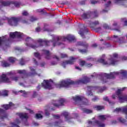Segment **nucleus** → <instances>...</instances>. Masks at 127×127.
Wrapping results in <instances>:
<instances>
[{
    "mask_svg": "<svg viewBox=\"0 0 127 127\" xmlns=\"http://www.w3.org/2000/svg\"><path fill=\"white\" fill-rule=\"evenodd\" d=\"M0 120L2 121L4 119L7 118V114L4 112V111L1 109H0Z\"/></svg>",
    "mask_w": 127,
    "mask_h": 127,
    "instance_id": "6ab92c4d",
    "label": "nucleus"
},
{
    "mask_svg": "<svg viewBox=\"0 0 127 127\" xmlns=\"http://www.w3.org/2000/svg\"><path fill=\"white\" fill-rule=\"evenodd\" d=\"M114 112L116 113H121V112L125 113V115H126V118L127 119V106L122 108H116Z\"/></svg>",
    "mask_w": 127,
    "mask_h": 127,
    "instance_id": "ddd939ff",
    "label": "nucleus"
},
{
    "mask_svg": "<svg viewBox=\"0 0 127 127\" xmlns=\"http://www.w3.org/2000/svg\"><path fill=\"white\" fill-rule=\"evenodd\" d=\"M87 60L88 61H95V59L93 58H88Z\"/></svg>",
    "mask_w": 127,
    "mask_h": 127,
    "instance_id": "bf43d9fd",
    "label": "nucleus"
},
{
    "mask_svg": "<svg viewBox=\"0 0 127 127\" xmlns=\"http://www.w3.org/2000/svg\"><path fill=\"white\" fill-rule=\"evenodd\" d=\"M14 73L12 71H11L10 72H8L6 74H2L1 75V79L2 81H4V82H6V83H9L10 81L9 80V79L7 78L9 76V75H13Z\"/></svg>",
    "mask_w": 127,
    "mask_h": 127,
    "instance_id": "f8f14e48",
    "label": "nucleus"
},
{
    "mask_svg": "<svg viewBox=\"0 0 127 127\" xmlns=\"http://www.w3.org/2000/svg\"><path fill=\"white\" fill-rule=\"evenodd\" d=\"M61 123H62L61 122H56L54 124L55 127H57V126H59L60 124H61Z\"/></svg>",
    "mask_w": 127,
    "mask_h": 127,
    "instance_id": "3c124183",
    "label": "nucleus"
},
{
    "mask_svg": "<svg viewBox=\"0 0 127 127\" xmlns=\"http://www.w3.org/2000/svg\"><path fill=\"white\" fill-rule=\"evenodd\" d=\"M119 121L121 123H126V120L123 119L122 118H119Z\"/></svg>",
    "mask_w": 127,
    "mask_h": 127,
    "instance_id": "a18cd8bd",
    "label": "nucleus"
},
{
    "mask_svg": "<svg viewBox=\"0 0 127 127\" xmlns=\"http://www.w3.org/2000/svg\"><path fill=\"white\" fill-rule=\"evenodd\" d=\"M19 92L20 93H22L23 94V96H24V97H26V96L28 95V92H26L24 90H20Z\"/></svg>",
    "mask_w": 127,
    "mask_h": 127,
    "instance_id": "f704fd0d",
    "label": "nucleus"
},
{
    "mask_svg": "<svg viewBox=\"0 0 127 127\" xmlns=\"http://www.w3.org/2000/svg\"><path fill=\"white\" fill-rule=\"evenodd\" d=\"M43 51L46 56V58L47 59H50V55H51V54H50V52H49V51L44 50H43Z\"/></svg>",
    "mask_w": 127,
    "mask_h": 127,
    "instance_id": "5701e85b",
    "label": "nucleus"
},
{
    "mask_svg": "<svg viewBox=\"0 0 127 127\" xmlns=\"http://www.w3.org/2000/svg\"><path fill=\"white\" fill-rule=\"evenodd\" d=\"M75 37L71 35H68L66 37L63 38L59 36H55L53 38L52 42L54 47L60 45L64 46L62 43H59V41H67V40H68V41H73Z\"/></svg>",
    "mask_w": 127,
    "mask_h": 127,
    "instance_id": "f03ea898",
    "label": "nucleus"
},
{
    "mask_svg": "<svg viewBox=\"0 0 127 127\" xmlns=\"http://www.w3.org/2000/svg\"><path fill=\"white\" fill-rule=\"evenodd\" d=\"M96 16H98V13L97 10H95L93 13L91 12L84 13L82 15L81 17L83 18V19L85 20L89 19V18H93V17H96Z\"/></svg>",
    "mask_w": 127,
    "mask_h": 127,
    "instance_id": "0eeeda50",
    "label": "nucleus"
},
{
    "mask_svg": "<svg viewBox=\"0 0 127 127\" xmlns=\"http://www.w3.org/2000/svg\"><path fill=\"white\" fill-rule=\"evenodd\" d=\"M34 56L38 58V59H40V55L38 53H34Z\"/></svg>",
    "mask_w": 127,
    "mask_h": 127,
    "instance_id": "e433bc0d",
    "label": "nucleus"
},
{
    "mask_svg": "<svg viewBox=\"0 0 127 127\" xmlns=\"http://www.w3.org/2000/svg\"><path fill=\"white\" fill-rule=\"evenodd\" d=\"M0 3L1 4V5H0V9L1 6H8V5H9L10 4H11V3H13L15 6H16V7H18V6L20 5V3L18 2H13V1H3L2 0H0Z\"/></svg>",
    "mask_w": 127,
    "mask_h": 127,
    "instance_id": "1a4fd4ad",
    "label": "nucleus"
},
{
    "mask_svg": "<svg viewBox=\"0 0 127 127\" xmlns=\"http://www.w3.org/2000/svg\"><path fill=\"white\" fill-rule=\"evenodd\" d=\"M86 67H91L92 66V64H85Z\"/></svg>",
    "mask_w": 127,
    "mask_h": 127,
    "instance_id": "680f3d73",
    "label": "nucleus"
},
{
    "mask_svg": "<svg viewBox=\"0 0 127 127\" xmlns=\"http://www.w3.org/2000/svg\"><path fill=\"white\" fill-rule=\"evenodd\" d=\"M51 41H46V40H43L40 39L38 40V43L39 44L40 46H43V44H45V45H48L49 43H50Z\"/></svg>",
    "mask_w": 127,
    "mask_h": 127,
    "instance_id": "f3484780",
    "label": "nucleus"
},
{
    "mask_svg": "<svg viewBox=\"0 0 127 127\" xmlns=\"http://www.w3.org/2000/svg\"><path fill=\"white\" fill-rule=\"evenodd\" d=\"M107 119V116L106 115H100L98 116V120L100 121H105Z\"/></svg>",
    "mask_w": 127,
    "mask_h": 127,
    "instance_id": "c85d7f7f",
    "label": "nucleus"
},
{
    "mask_svg": "<svg viewBox=\"0 0 127 127\" xmlns=\"http://www.w3.org/2000/svg\"><path fill=\"white\" fill-rule=\"evenodd\" d=\"M45 114L46 116H47V117H48V116H49V115H50V113H49V111L48 110H45Z\"/></svg>",
    "mask_w": 127,
    "mask_h": 127,
    "instance_id": "de8ad7c7",
    "label": "nucleus"
},
{
    "mask_svg": "<svg viewBox=\"0 0 127 127\" xmlns=\"http://www.w3.org/2000/svg\"><path fill=\"white\" fill-rule=\"evenodd\" d=\"M88 82H90V78L87 76H85L82 79L76 81V82H74L73 80H71V79H66L65 80H63L61 82L60 88H61V87L68 88L70 85H74V84H87Z\"/></svg>",
    "mask_w": 127,
    "mask_h": 127,
    "instance_id": "f257e3e1",
    "label": "nucleus"
},
{
    "mask_svg": "<svg viewBox=\"0 0 127 127\" xmlns=\"http://www.w3.org/2000/svg\"><path fill=\"white\" fill-rule=\"evenodd\" d=\"M53 81L51 80H44L42 83V86L44 89H48V90H51L53 89Z\"/></svg>",
    "mask_w": 127,
    "mask_h": 127,
    "instance_id": "6e6552de",
    "label": "nucleus"
},
{
    "mask_svg": "<svg viewBox=\"0 0 127 127\" xmlns=\"http://www.w3.org/2000/svg\"><path fill=\"white\" fill-rule=\"evenodd\" d=\"M107 2L108 3L105 4V9L102 11V13H106V12H108V11L109 10L108 7L111 5V1L110 0H108Z\"/></svg>",
    "mask_w": 127,
    "mask_h": 127,
    "instance_id": "aec40b11",
    "label": "nucleus"
},
{
    "mask_svg": "<svg viewBox=\"0 0 127 127\" xmlns=\"http://www.w3.org/2000/svg\"><path fill=\"white\" fill-rule=\"evenodd\" d=\"M57 63L55 62H53L51 63V65H56Z\"/></svg>",
    "mask_w": 127,
    "mask_h": 127,
    "instance_id": "774afa93",
    "label": "nucleus"
},
{
    "mask_svg": "<svg viewBox=\"0 0 127 127\" xmlns=\"http://www.w3.org/2000/svg\"><path fill=\"white\" fill-rule=\"evenodd\" d=\"M94 108L96 111H101V110L104 109V107L101 106L95 105L94 106Z\"/></svg>",
    "mask_w": 127,
    "mask_h": 127,
    "instance_id": "bb28decb",
    "label": "nucleus"
},
{
    "mask_svg": "<svg viewBox=\"0 0 127 127\" xmlns=\"http://www.w3.org/2000/svg\"><path fill=\"white\" fill-rule=\"evenodd\" d=\"M11 79L12 80H13V81H17V80H18V77H12Z\"/></svg>",
    "mask_w": 127,
    "mask_h": 127,
    "instance_id": "4d7b16f0",
    "label": "nucleus"
},
{
    "mask_svg": "<svg viewBox=\"0 0 127 127\" xmlns=\"http://www.w3.org/2000/svg\"><path fill=\"white\" fill-rule=\"evenodd\" d=\"M86 23L88 24L87 26L91 27V28H94L95 26H97V25H99V21H95L94 22H91L88 21Z\"/></svg>",
    "mask_w": 127,
    "mask_h": 127,
    "instance_id": "2eb2a0df",
    "label": "nucleus"
},
{
    "mask_svg": "<svg viewBox=\"0 0 127 127\" xmlns=\"http://www.w3.org/2000/svg\"><path fill=\"white\" fill-rule=\"evenodd\" d=\"M97 2H98V1L94 0H92L91 1V3H92V4H96V3H97Z\"/></svg>",
    "mask_w": 127,
    "mask_h": 127,
    "instance_id": "5fc2aeb1",
    "label": "nucleus"
},
{
    "mask_svg": "<svg viewBox=\"0 0 127 127\" xmlns=\"http://www.w3.org/2000/svg\"><path fill=\"white\" fill-rule=\"evenodd\" d=\"M114 41H116V42H119V41H121V38L120 37L116 36V35H114Z\"/></svg>",
    "mask_w": 127,
    "mask_h": 127,
    "instance_id": "7c9ffc66",
    "label": "nucleus"
},
{
    "mask_svg": "<svg viewBox=\"0 0 127 127\" xmlns=\"http://www.w3.org/2000/svg\"><path fill=\"white\" fill-rule=\"evenodd\" d=\"M37 97H38V94L36 92L34 91L32 97L37 98Z\"/></svg>",
    "mask_w": 127,
    "mask_h": 127,
    "instance_id": "4c0bfd02",
    "label": "nucleus"
},
{
    "mask_svg": "<svg viewBox=\"0 0 127 127\" xmlns=\"http://www.w3.org/2000/svg\"><path fill=\"white\" fill-rule=\"evenodd\" d=\"M37 19L36 18L31 16L30 21H31L32 22H33V21H35V20H37Z\"/></svg>",
    "mask_w": 127,
    "mask_h": 127,
    "instance_id": "37998d69",
    "label": "nucleus"
},
{
    "mask_svg": "<svg viewBox=\"0 0 127 127\" xmlns=\"http://www.w3.org/2000/svg\"><path fill=\"white\" fill-rule=\"evenodd\" d=\"M20 65H23L24 64V62H23V59H22L20 61Z\"/></svg>",
    "mask_w": 127,
    "mask_h": 127,
    "instance_id": "052dcab7",
    "label": "nucleus"
},
{
    "mask_svg": "<svg viewBox=\"0 0 127 127\" xmlns=\"http://www.w3.org/2000/svg\"><path fill=\"white\" fill-rule=\"evenodd\" d=\"M92 101L93 102H96V101H99V98L97 96H95L93 98H92Z\"/></svg>",
    "mask_w": 127,
    "mask_h": 127,
    "instance_id": "79ce46f5",
    "label": "nucleus"
},
{
    "mask_svg": "<svg viewBox=\"0 0 127 127\" xmlns=\"http://www.w3.org/2000/svg\"><path fill=\"white\" fill-rule=\"evenodd\" d=\"M105 56H106L105 55H103L102 58L98 60L99 62H100V63H102V64H104V65H115L116 64L117 60H115V58H118V54H113V57H111V58L108 60L107 62H105V60H104V58Z\"/></svg>",
    "mask_w": 127,
    "mask_h": 127,
    "instance_id": "7ed1b4c3",
    "label": "nucleus"
},
{
    "mask_svg": "<svg viewBox=\"0 0 127 127\" xmlns=\"http://www.w3.org/2000/svg\"><path fill=\"white\" fill-rule=\"evenodd\" d=\"M11 107H14V104H13L12 102H10L8 105H3V108L5 109V110H8V109H10Z\"/></svg>",
    "mask_w": 127,
    "mask_h": 127,
    "instance_id": "4be33fe9",
    "label": "nucleus"
},
{
    "mask_svg": "<svg viewBox=\"0 0 127 127\" xmlns=\"http://www.w3.org/2000/svg\"><path fill=\"white\" fill-rule=\"evenodd\" d=\"M126 89H127V87H123L118 89L116 92V94L112 95V98L116 99V98L118 97L120 103H124V102L127 101V96L123 95V93H122V92L126 90Z\"/></svg>",
    "mask_w": 127,
    "mask_h": 127,
    "instance_id": "39448f33",
    "label": "nucleus"
},
{
    "mask_svg": "<svg viewBox=\"0 0 127 127\" xmlns=\"http://www.w3.org/2000/svg\"><path fill=\"white\" fill-rule=\"evenodd\" d=\"M94 90V87L92 86H88V92H87V95L88 96H92L93 93L91 92V91H93Z\"/></svg>",
    "mask_w": 127,
    "mask_h": 127,
    "instance_id": "b1692460",
    "label": "nucleus"
},
{
    "mask_svg": "<svg viewBox=\"0 0 127 127\" xmlns=\"http://www.w3.org/2000/svg\"><path fill=\"white\" fill-rule=\"evenodd\" d=\"M6 40V36L3 37H0V46Z\"/></svg>",
    "mask_w": 127,
    "mask_h": 127,
    "instance_id": "cd10ccee",
    "label": "nucleus"
},
{
    "mask_svg": "<svg viewBox=\"0 0 127 127\" xmlns=\"http://www.w3.org/2000/svg\"><path fill=\"white\" fill-rule=\"evenodd\" d=\"M19 20H20V18L19 17H11L8 20V23L9 25L16 26L18 24Z\"/></svg>",
    "mask_w": 127,
    "mask_h": 127,
    "instance_id": "9d476101",
    "label": "nucleus"
},
{
    "mask_svg": "<svg viewBox=\"0 0 127 127\" xmlns=\"http://www.w3.org/2000/svg\"><path fill=\"white\" fill-rule=\"evenodd\" d=\"M77 45H78L80 46H84V47H88V44L86 43H83L82 42H77Z\"/></svg>",
    "mask_w": 127,
    "mask_h": 127,
    "instance_id": "a878e982",
    "label": "nucleus"
},
{
    "mask_svg": "<svg viewBox=\"0 0 127 127\" xmlns=\"http://www.w3.org/2000/svg\"><path fill=\"white\" fill-rule=\"evenodd\" d=\"M9 62H11V63H13V62H14V61H15L16 59L15 58H12V57H10L8 59Z\"/></svg>",
    "mask_w": 127,
    "mask_h": 127,
    "instance_id": "c9c22d12",
    "label": "nucleus"
},
{
    "mask_svg": "<svg viewBox=\"0 0 127 127\" xmlns=\"http://www.w3.org/2000/svg\"><path fill=\"white\" fill-rule=\"evenodd\" d=\"M30 69L31 70V72H32V73L30 74V76H32V75H35V74H36L35 69L34 68H33L32 67H30Z\"/></svg>",
    "mask_w": 127,
    "mask_h": 127,
    "instance_id": "473e14b6",
    "label": "nucleus"
},
{
    "mask_svg": "<svg viewBox=\"0 0 127 127\" xmlns=\"http://www.w3.org/2000/svg\"><path fill=\"white\" fill-rule=\"evenodd\" d=\"M72 99L75 103H79L80 106L88 105V100L82 96H75V97H73Z\"/></svg>",
    "mask_w": 127,
    "mask_h": 127,
    "instance_id": "423d86ee",
    "label": "nucleus"
},
{
    "mask_svg": "<svg viewBox=\"0 0 127 127\" xmlns=\"http://www.w3.org/2000/svg\"><path fill=\"white\" fill-rule=\"evenodd\" d=\"M22 36V33L18 32H11L10 33V37L11 38H14V37H21Z\"/></svg>",
    "mask_w": 127,
    "mask_h": 127,
    "instance_id": "a211bd4d",
    "label": "nucleus"
},
{
    "mask_svg": "<svg viewBox=\"0 0 127 127\" xmlns=\"http://www.w3.org/2000/svg\"><path fill=\"white\" fill-rule=\"evenodd\" d=\"M92 47H93V48H96V47H97L98 46V45H97V44H93L92 45Z\"/></svg>",
    "mask_w": 127,
    "mask_h": 127,
    "instance_id": "e2e57ef3",
    "label": "nucleus"
},
{
    "mask_svg": "<svg viewBox=\"0 0 127 127\" xmlns=\"http://www.w3.org/2000/svg\"><path fill=\"white\" fill-rule=\"evenodd\" d=\"M121 21L124 22L125 25H127V19L126 18H122Z\"/></svg>",
    "mask_w": 127,
    "mask_h": 127,
    "instance_id": "ea45409f",
    "label": "nucleus"
},
{
    "mask_svg": "<svg viewBox=\"0 0 127 127\" xmlns=\"http://www.w3.org/2000/svg\"><path fill=\"white\" fill-rule=\"evenodd\" d=\"M22 23H28V22L26 21L25 20H23L22 21Z\"/></svg>",
    "mask_w": 127,
    "mask_h": 127,
    "instance_id": "338daca9",
    "label": "nucleus"
},
{
    "mask_svg": "<svg viewBox=\"0 0 127 127\" xmlns=\"http://www.w3.org/2000/svg\"><path fill=\"white\" fill-rule=\"evenodd\" d=\"M85 61H81L79 63L80 66H84L85 65Z\"/></svg>",
    "mask_w": 127,
    "mask_h": 127,
    "instance_id": "864d4df0",
    "label": "nucleus"
},
{
    "mask_svg": "<svg viewBox=\"0 0 127 127\" xmlns=\"http://www.w3.org/2000/svg\"><path fill=\"white\" fill-rule=\"evenodd\" d=\"M82 111L84 113H85L86 114H92V113H93V111L92 110L86 108L82 109Z\"/></svg>",
    "mask_w": 127,
    "mask_h": 127,
    "instance_id": "393cba45",
    "label": "nucleus"
},
{
    "mask_svg": "<svg viewBox=\"0 0 127 127\" xmlns=\"http://www.w3.org/2000/svg\"><path fill=\"white\" fill-rule=\"evenodd\" d=\"M43 116L41 114H36V119H42Z\"/></svg>",
    "mask_w": 127,
    "mask_h": 127,
    "instance_id": "a19ab883",
    "label": "nucleus"
},
{
    "mask_svg": "<svg viewBox=\"0 0 127 127\" xmlns=\"http://www.w3.org/2000/svg\"><path fill=\"white\" fill-rule=\"evenodd\" d=\"M17 115H18L20 119H25L26 120H27V118H28V115L27 113H17Z\"/></svg>",
    "mask_w": 127,
    "mask_h": 127,
    "instance_id": "412c9836",
    "label": "nucleus"
},
{
    "mask_svg": "<svg viewBox=\"0 0 127 127\" xmlns=\"http://www.w3.org/2000/svg\"><path fill=\"white\" fill-rule=\"evenodd\" d=\"M61 56L62 58H65L67 57V55L65 54H61Z\"/></svg>",
    "mask_w": 127,
    "mask_h": 127,
    "instance_id": "603ef678",
    "label": "nucleus"
},
{
    "mask_svg": "<svg viewBox=\"0 0 127 127\" xmlns=\"http://www.w3.org/2000/svg\"><path fill=\"white\" fill-rule=\"evenodd\" d=\"M17 73H18L19 74H22V75H25L26 71H25V70H18Z\"/></svg>",
    "mask_w": 127,
    "mask_h": 127,
    "instance_id": "2f4dec72",
    "label": "nucleus"
},
{
    "mask_svg": "<svg viewBox=\"0 0 127 127\" xmlns=\"http://www.w3.org/2000/svg\"><path fill=\"white\" fill-rule=\"evenodd\" d=\"M122 74L123 76L122 79H125V78H127V71L126 70H120V72H113L110 73V74L107 73H104V76L107 79H114L116 77V76L118 75Z\"/></svg>",
    "mask_w": 127,
    "mask_h": 127,
    "instance_id": "20e7f679",
    "label": "nucleus"
},
{
    "mask_svg": "<svg viewBox=\"0 0 127 127\" xmlns=\"http://www.w3.org/2000/svg\"><path fill=\"white\" fill-rule=\"evenodd\" d=\"M74 62H75V58H73V57H71L70 60L69 61H67L63 63L62 66H63V67L65 68L66 65H68V64L71 65L73 64Z\"/></svg>",
    "mask_w": 127,
    "mask_h": 127,
    "instance_id": "4468645a",
    "label": "nucleus"
},
{
    "mask_svg": "<svg viewBox=\"0 0 127 127\" xmlns=\"http://www.w3.org/2000/svg\"><path fill=\"white\" fill-rule=\"evenodd\" d=\"M103 27H104V28H105L106 29L109 28V26H108V25L107 24H104L103 25Z\"/></svg>",
    "mask_w": 127,
    "mask_h": 127,
    "instance_id": "13d9d810",
    "label": "nucleus"
},
{
    "mask_svg": "<svg viewBox=\"0 0 127 127\" xmlns=\"http://www.w3.org/2000/svg\"><path fill=\"white\" fill-rule=\"evenodd\" d=\"M63 116H64V117L66 120H67L68 119V116H69V113H68V112H64L63 113Z\"/></svg>",
    "mask_w": 127,
    "mask_h": 127,
    "instance_id": "72a5a7b5",
    "label": "nucleus"
},
{
    "mask_svg": "<svg viewBox=\"0 0 127 127\" xmlns=\"http://www.w3.org/2000/svg\"><path fill=\"white\" fill-rule=\"evenodd\" d=\"M79 52L80 53H86L87 52V50H81L79 49L78 50Z\"/></svg>",
    "mask_w": 127,
    "mask_h": 127,
    "instance_id": "c03bdc74",
    "label": "nucleus"
},
{
    "mask_svg": "<svg viewBox=\"0 0 127 127\" xmlns=\"http://www.w3.org/2000/svg\"><path fill=\"white\" fill-rule=\"evenodd\" d=\"M102 30V28L98 27L95 28V31L96 32H99V31H101Z\"/></svg>",
    "mask_w": 127,
    "mask_h": 127,
    "instance_id": "49530a36",
    "label": "nucleus"
},
{
    "mask_svg": "<svg viewBox=\"0 0 127 127\" xmlns=\"http://www.w3.org/2000/svg\"><path fill=\"white\" fill-rule=\"evenodd\" d=\"M54 118L55 119H59V118H60V117L58 115H54Z\"/></svg>",
    "mask_w": 127,
    "mask_h": 127,
    "instance_id": "0e129e2a",
    "label": "nucleus"
},
{
    "mask_svg": "<svg viewBox=\"0 0 127 127\" xmlns=\"http://www.w3.org/2000/svg\"><path fill=\"white\" fill-rule=\"evenodd\" d=\"M33 41V40L32 38L30 37H27L26 39V45L27 46H28L29 47H31V48H33V49H36V48H37L38 46H35L34 45H31L30 43H31Z\"/></svg>",
    "mask_w": 127,
    "mask_h": 127,
    "instance_id": "9b49d317",
    "label": "nucleus"
},
{
    "mask_svg": "<svg viewBox=\"0 0 127 127\" xmlns=\"http://www.w3.org/2000/svg\"><path fill=\"white\" fill-rule=\"evenodd\" d=\"M103 100L104 101H106L107 102H109L110 103V101L109 100V98H108V97H104Z\"/></svg>",
    "mask_w": 127,
    "mask_h": 127,
    "instance_id": "6e6d98bb",
    "label": "nucleus"
},
{
    "mask_svg": "<svg viewBox=\"0 0 127 127\" xmlns=\"http://www.w3.org/2000/svg\"><path fill=\"white\" fill-rule=\"evenodd\" d=\"M36 31H37V32H39V31H40V27H38L36 29Z\"/></svg>",
    "mask_w": 127,
    "mask_h": 127,
    "instance_id": "69168bd1",
    "label": "nucleus"
},
{
    "mask_svg": "<svg viewBox=\"0 0 127 127\" xmlns=\"http://www.w3.org/2000/svg\"><path fill=\"white\" fill-rule=\"evenodd\" d=\"M9 64H8L7 62H4L3 63V66L4 67H8V66H9Z\"/></svg>",
    "mask_w": 127,
    "mask_h": 127,
    "instance_id": "09e8293b",
    "label": "nucleus"
},
{
    "mask_svg": "<svg viewBox=\"0 0 127 127\" xmlns=\"http://www.w3.org/2000/svg\"><path fill=\"white\" fill-rule=\"evenodd\" d=\"M8 91L7 90H3L1 92V93L0 92V95H2V96H3L4 97H6V96L8 95Z\"/></svg>",
    "mask_w": 127,
    "mask_h": 127,
    "instance_id": "c756f323",
    "label": "nucleus"
},
{
    "mask_svg": "<svg viewBox=\"0 0 127 127\" xmlns=\"http://www.w3.org/2000/svg\"><path fill=\"white\" fill-rule=\"evenodd\" d=\"M78 33L81 36H84V30H83V29H80Z\"/></svg>",
    "mask_w": 127,
    "mask_h": 127,
    "instance_id": "58836bf2",
    "label": "nucleus"
},
{
    "mask_svg": "<svg viewBox=\"0 0 127 127\" xmlns=\"http://www.w3.org/2000/svg\"><path fill=\"white\" fill-rule=\"evenodd\" d=\"M22 15H28V12L26 11H23V12L22 13Z\"/></svg>",
    "mask_w": 127,
    "mask_h": 127,
    "instance_id": "8fccbe9b",
    "label": "nucleus"
},
{
    "mask_svg": "<svg viewBox=\"0 0 127 127\" xmlns=\"http://www.w3.org/2000/svg\"><path fill=\"white\" fill-rule=\"evenodd\" d=\"M65 103L64 99H60L59 101H56V103H54L55 107H59V106H63Z\"/></svg>",
    "mask_w": 127,
    "mask_h": 127,
    "instance_id": "dca6fc26",
    "label": "nucleus"
}]
</instances>
